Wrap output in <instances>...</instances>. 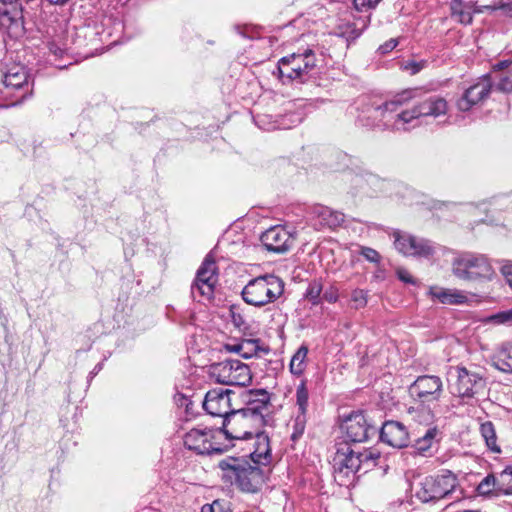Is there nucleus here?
<instances>
[{"label":"nucleus","instance_id":"obj_1","mask_svg":"<svg viewBox=\"0 0 512 512\" xmlns=\"http://www.w3.org/2000/svg\"><path fill=\"white\" fill-rule=\"evenodd\" d=\"M417 92V90H404L391 100L384 102L371 98L363 101L358 108L357 123L368 129L403 131L401 108L414 99Z\"/></svg>","mask_w":512,"mask_h":512},{"label":"nucleus","instance_id":"obj_2","mask_svg":"<svg viewBox=\"0 0 512 512\" xmlns=\"http://www.w3.org/2000/svg\"><path fill=\"white\" fill-rule=\"evenodd\" d=\"M263 425L254 423L253 418L240 409H235L222 421V432L229 440H248L257 438L258 447L250 453L255 464L265 465L270 461L271 453L268 445V437L261 431Z\"/></svg>","mask_w":512,"mask_h":512},{"label":"nucleus","instance_id":"obj_3","mask_svg":"<svg viewBox=\"0 0 512 512\" xmlns=\"http://www.w3.org/2000/svg\"><path fill=\"white\" fill-rule=\"evenodd\" d=\"M379 454L369 449L355 450L348 443H339L333 457L335 478L346 485L361 469L368 471L376 465Z\"/></svg>","mask_w":512,"mask_h":512},{"label":"nucleus","instance_id":"obj_4","mask_svg":"<svg viewBox=\"0 0 512 512\" xmlns=\"http://www.w3.org/2000/svg\"><path fill=\"white\" fill-rule=\"evenodd\" d=\"M222 477L241 491L257 492L264 482V472L259 466L250 464L244 458L227 457L218 464Z\"/></svg>","mask_w":512,"mask_h":512},{"label":"nucleus","instance_id":"obj_5","mask_svg":"<svg viewBox=\"0 0 512 512\" xmlns=\"http://www.w3.org/2000/svg\"><path fill=\"white\" fill-rule=\"evenodd\" d=\"M418 92L413 99L414 102L411 106L408 104L401 108L403 131H409L420 126L429 118H437L445 115L448 111L447 101L438 95H430L424 98H419L421 90L416 89Z\"/></svg>","mask_w":512,"mask_h":512},{"label":"nucleus","instance_id":"obj_6","mask_svg":"<svg viewBox=\"0 0 512 512\" xmlns=\"http://www.w3.org/2000/svg\"><path fill=\"white\" fill-rule=\"evenodd\" d=\"M284 281L274 274H264L251 279L242 289L243 300L258 308L274 303L284 293Z\"/></svg>","mask_w":512,"mask_h":512},{"label":"nucleus","instance_id":"obj_7","mask_svg":"<svg viewBox=\"0 0 512 512\" xmlns=\"http://www.w3.org/2000/svg\"><path fill=\"white\" fill-rule=\"evenodd\" d=\"M0 89V107L14 106L21 103L32 93V82L28 69L21 64H14L2 75Z\"/></svg>","mask_w":512,"mask_h":512},{"label":"nucleus","instance_id":"obj_8","mask_svg":"<svg viewBox=\"0 0 512 512\" xmlns=\"http://www.w3.org/2000/svg\"><path fill=\"white\" fill-rule=\"evenodd\" d=\"M457 486V476L449 470H443L423 478L415 488V497L422 503H436L448 498Z\"/></svg>","mask_w":512,"mask_h":512},{"label":"nucleus","instance_id":"obj_9","mask_svg":"<svg viewBox=\"0 0 512 512\" xmlns=\"http://www.w3.org/2000/svg\"><path fill=\"white\" fill-rule=\"evenodd\" d=\"M452 273L455 277L473 282L491 281L495 276L488 258L482 254L464 253L453 260Z\"/></svg>","mask_w":512,"mask_h":512},{"label":"nucleus","instance_id":"obj_10","mask_svg":"<svg viewBox=\"0 0 512 512\" xmlns=\"http://www.w3.org/2000/svg\"><path fill=\"white\" fill-rule=\"evenodd\" d=\"M315 68V53L312 49L306 48L282 57L278 62L277 71L283 83L292 80L305 82Z\"/></svg>","mask_w":512,"mask_h":512},{"label":"nucleus","instance_id":"obj_11","mask_svg":"<svg viewBox=\"0 0 512 512\" xmlns=\"http://www.w3.org/2000/svg\"><path fill=\"white\" fill-rule=\"evenodd\" d=\"M208 375L223 385L248 386L252 382L250 367L238 359H226L211 364Z\"/></svg>","mask_w":512,"mask_h":512},{"label":"nucleus","instance_id":"obj_12","mask_svg":"<svg viewBox=\"0 0 512 512\" xmlns=\"http://www.w3.org/2000/svg\"><path fill=\"white\" fill-rule=\"evenodd\" d=\"M222 437V432L210 428H193L184 436V445L187 449L197 454H220L227 449L222 447L218 439Z\"/></svg>","mask_w":512,"mask_h":512},{"label":"nucleus","instance_id":"obj_13","mask_svg":"<svg viewBox=\"0 0 512 512\" xmlns=\"http://www.w3.org/2000/svg\"><path fill=\"white\" fill-rule=\"evenodd\" d=\"M243 412L253 418L254 423L265 426L272 408L271 394L265 389H250L242 393Z\"/></svg>","mask_w":512,"mask_h":512},{"label":"nucleus","instance_id":"obj_14","mask_svg":"<svg viewBox=\"0 0 512 512\" xmlns=\"http://www.w3.org/2000/svg\"><path fill=\"white\" fill-rule=\"evenodd\" d=\"M218 282L217 265L215 260L207 255L197 270L194 282L191 285V295L194 299L210 300L213 297Z\"/></svg>","mask_w":512,"mask_h":512},{"label":"nucleus","instance_id":"obj_15","mask_svg":"<svg viewBox=\"0 0 512 512\" xmlns=\"http://www.w3.org/2000/svg\"><path fill=\"white\" fill-rule=\"evenodd\" d=\"M0 26L12 38L23 35L24 19L20 0H0Z\"/></svg>","mask_w":512,"mask_h":512},{"label":"nucleus","instance_id":"obj_16","mask_svg":"<svg viewBox=\"0 0 512 512\" xmlns=\"http://www.w3.org/2000/svg\"><path fill=\"white\" fill-rule=\"evenodd\" d=\"M408 392L421 403L438 401L443 393V382L436 375H421L409 386Z\"/></svg>","mask_w":512,"mask_h":512},{"label":"nucleus","instance_id":"obj_17","mask_svg":"<svg viewBox=\"0 0 512 512\" xmlns=\"http://www.w3.org/2000/svg\"><path fill=\"white\" fill-rule=\"evenodd\" d=\"M341 429L345 433L346 439L354 443L365 442L377 433V429L368 422L361 411L352 412L347 416Z\"/></svg>","mask_w":512,"mask_h":512},{"label":"nucleus","instance_id":"obj_18","mask_svg":"<svg viewBox=\"0 0 512 512\" xmlns=\"http://www.w3.org/2000/svg\"><path fill=\"white\" fill-rule=\"evenodd\" d=\"M394 246L405 256L429 258L435 252L430 241L408 233L395 232Z\"/></svg>","mask_w":512,"mask_h":512},{"label":"nucleus","instance_id":"obj_19","mask_svg":"<svg viewBox=\"0 0 512 512\" xmlns=\"http://www.w3.org/2000/svg\"><path fill=\"white\" fill-rule=\"evenodd\" d=\"M456 380L450 385L451 393L462 398H472L485 386L484 379L465 367H456Z\"/></svg>","mask_w":512,"mask_h":512},{"label":"nucleus","instance_id":"obj_20","mask_svg":"<svg viewBox=\"0 0 512 512\" xmlns=\"http://www.w3.org/2000/svg\"><path fill=\"white\" fill-rule=\"evenodd\" d=\"M235 392L230 389L214 388L209 390L203 401L204 410L212 416L223 420L235 409L232 408V396Z\"/></svg>","mask_w":512,"mask_h":512},{"label":"nucleus","instance_id":"obj_21","mask_svg":"<svg viewBox=\"0 0 512 512\" xmlns=\"http://www.w3.org/2000/svg\"><path fill=\"white\" fill-rule=\"evenodd\" d=\"M493 88L489 76H483L476 83L468 87L462 96L457 100V107L460 111H469L473 106L484 101Z\"/></svg>","mask_w":512,"mask_h":512},{"label":"nucleus","instance_id":"obj_22","mask_svg":"<svg viewBox=\"0 0 512 512\" xmlns=\"http://www.w3.org/2000/svg\"><path fill=\"white\" fill-rule=\"evenodd\" d=\"M260 240L267 251L274 253H285L293 244L292 235L280 225L267 229L262 233Z\"/></svg>","mask_w":512,"mask_h":512},{"label":"nucleus","instance_id":"obj_23","mask_svg":"<svg viewBox=\"0 0 512 512\" xmlns=\"http://www.w3.org/2000/svg\"><path fill=\"white\" fill-rule=\"evenodd\" d=\"M310 218L313 226L317 230L325 228L335 229L344 222L343 213L331 210L329 207L319 204L311 207Z\"/></svg>","mask_w":512,"mask_h":512},{"label":"nucleus","instance_id":"obj_24","mask_svg":"<svg viewBox=\"0 0 512 512\" xmlns=\"http://www.w3.org/2000/svg\"><path fill=\"white\" fill-rule=\"evenodd\" d=\"M380 439L394 448H403L409 444V433L401 422L386 421L380 430Z\"/></svg>","mask_w":512,"mask_h":512},{"label":"nucleus","instance_id":"obj_25","mask_svg":"<svg viewBox=\"0 0 512 512\" xmlns=\"http://www.w3.org/2000/svg\"><path fill=\"white\" fill-rule=\"evenodd\" d=\"M427 295L433 302H438L443 305H461L468 301V297L464 291L444 288L437 285L430 286Z\"/></svg>","mask_w":512,"mask_h":512},{"label":"nucleus","instance_id":"obj_26","mask_svg":"<svg viewBox=\"0 0 512 512\" xmlns=\"http://www.w3.org/2000/svg\"><path fill=\"white\" fill-rule=\"evenodd\" d=\"M449 7L451 17L462 25H471L474 14L482 13L473 1L451 0Z\"/></svg>","mask_w":512,"mask_h":512},{"label":"nucleus","instance_id":"obj_27","mask_svg":"<svg viewBox=\"0 0 512 512\" xmlns=\"http://www.w3.org/2000/svg\"><path fill=\"white\" fill-rule=\"evenodd\" d=\"M440 439V431L436 426L428 427L424 434L415 440L413 448L415 453L428 456L431 455V449Z\"/></svg>","mask_w":512,"mask_h":512},{"label":"nucleus","instance_id":"obj_28","mask_svg":"<svg viewBox=\"0 0 512 512\" xmlns=\"http://www.w3.org/2000/svg\"><path fill=\"white\" fill-rule=\"evenodd\" d=\"M502 481V478L497 481L494 475L489 474L478 484L477 492L479 495H489L495 490L497 493L511 495L512 486L505 487Z\"/></svg>","mask_w":512,"mask_h":512},{"label":"nucleus","instance_id":"obj_29","mask_svg":"<svg viewBox=\"0 0 512 512\" xmlns=\"http://www.w3.org/2000/svg\"><path fill=\"white\" fill-rule=\"evenodd\" d=\"M493 366L504 373H512V344H504L493 357Z\"/></svg>","mask_w":512,"mask_h":512},{"label":"nucleus","instance_id":"obj_30","mask_svg":"<svg viewBox=\"0 0 512 512\" xmlns=\"http://www.w3.org/2000/svg\"><path fill=\"white\" fill-rule=\"evenodd\" d=\"M361 27H357V23L341 22L335 28V34L344 37L347 40H355L358 38L362 31L367 27V19H361Z\"/></svg>","mask_w":512,"mask_h":512},{"label":"nucleus","instance_id":"obj_31","mask_svg":"<svg viewBox=\"0 0 512 512\" xmlns=\"http://www.w3.org/2000/svg\"><path fill=\"white\" fill-rule=\"evenodd\" d=\"M480 434L485 441L486 446L494 453H500V446L497 444V434L495 426L491 421L483 422L480 425Z\"/></svg>","mask_w":512,"mask_h":512},{"label":"nucleus","instance_id":"obj_32","mask_svg":"<svg viewBox=\"0 0 512 512\" xmlns=\"http://www.w3.org/2000/svg\"><path fill=\"white\" fill-rule=\"evenodd\" d=\"M308 354V348L301 346L293 355L290 361V371L292 374L300 376L306 368V357Z\"/></svg>","mask_w":512,"mask_h":512},{"label":"nucleus","instance_id":"obj_33","mask_svg":"<svg viewBox=\"0 0 512 512\" xmlns=\"http://www.w3.org/2000/svg\"><path fill=\"white\" fill-rule=\"evenodd\" d=\"M306 422V414L297 413L296 416L292 419L291 424L288 425V427L292 429L291 440L293 442L298 441L304 434Z\"/></svg>","mask_w":512,"mask_h":512},{"label":"nucleus","instance_id":"obj_34","mask_svg":"<svg viewBox=\"0 0 512 512\" xmlns=\"http://www.w3.org/2000/svg\"><path fill=\"white\" fill-rule=\"evenodd\" d=\"M309 400V392L306 385V380H301L300 384L296 388V405L298 413L307 414Z\"/></svg>","mask_w":512,"mask_h":512},{"label":"nucleus","instance_id":"obj_35","mask_svg":"<svg viewBox=\"0 0 512 512\" xmlns=\"http://www.w3.org/2000/svg\"><path fill=\"white\" fill-rule=\"evenodd\" d=\"M497 79L493 84L496 90L509 93L512 92V70L495 75Z\"/></svg>","mask_w":512,"mask_h":512},{"label":"nucleus","instance_id":"obj_36","mask_svg":"<svg viewBox=\"0 0 512 512\" xmlns=\"http://www.w3.org/2000/svg\"><path fill=\"white\" fill-rule=\"evenodd\" d=\"M322 292V284L319 281H313L307 287L305 297L313 305L320 303V296Z\"/></svg>","mask_w":512,"mask_h":512},{"label":"nucleus","instance_id":"obj_37","mask_svg":"<svg viewBox=\"0 0 512 512\" xmlns=\"http://www.w3.org/2000/svg\"><path fill=\"white\" fill-rule=\"evenodd\" d=\"M351 302L354 309L364 308L368 303V292L363 289H354L351 293Z\"/></svg>","mask_w":512,"mask_h":512},{"label":"nucleus","instance_id":"obj_38","mask_svg":"<svg viewBox=\"0 0 512 512\" xmlns=\"http://www.w3.org/2000/svg\"><path fill=\"white\" fill-rule=\"evenodd\" d=\"M426 63L427 62L425 60H421V61L408 60L401 64V68H402V70L408 72L410 75H415V74L419 73L426 66Z\"/></svg>","mask_w":512,"mask_h":512},{"label":"nucleus","instance_id":"obj_39","mask_svg":"<svg viewBox=\"0 0 512 512\" xmlns=\"http://www.w3.org/2000/svg\"><path fill=\"white\" fill-rule=\"evenodd\" d=\"M200 512H231V510L227 502L215 500L211 504H205Z\"/></svg>","mask_w":512,"mask_h":512},{"label":"nucleus","instance_id":"obj_40","mask_svg":"<svg viewBox=\"0 0 512 512\" xmlns=\"http://www.w3.org/2000/svg\"><path fill=\"white\" fill-rule=\"evenodd\" d=\"M244 348H247V351L242 353V356L245 358L252 357L253 354H256L257 351L260 349L259 347V340H248L246 342H243L239 345L238 351L243 350Z\"/></svg>","mask_w":512,"mask_h":512},{"label":"nucleus","instance_id":"obj_41","mask_svg":"<svg viewBox=\"0 0 512 512\" xmlns=\"http://www.w3.org/2000/svg\"><path fill=\"white\" fill-rule=\"evenodd\" d=\"M353 7L357 11H366L373 9L381 0H351Z\"/></svg>","mask_w":512,"mask_h":512},{"label":"nucleus","instance_id":"obj_42","mask_svg":"<svg viewBox=\"0 0 512 512\" xmlns=\"http://www.w3.org/2000/svg\"><path fill=\"white\" fill-rule=\"evenodd\" d=\"M231 321L233 325L238 329H247L248 324L245 320V318L235 309H231Z\"/></svg>","mask_w":512,"mask_h":512},{"label":"nucleus","instance_id":"obj_43","mask_svg":"<svg viewBox=\"0 0 512 512\" xmlns=\"http://www.w3.org/2000/svg\"><path fill=\"white\" fill-rule=\"evenodd\" d=\"M361 255L370 262L377 263L380 260L379 253L375 249L369 247H363L361 249Z\"/></svg>","mask_w":512,"mask_h":512},{"label":"nucleus","instance_id":"obj_44","mask_svg":"<svg viewBox=\"0 0 512 512\" xmlns=\"http://www.w3.org/2000/svg\"><path fill=\"white\" fill-rule=\"evenodd\" d=\"M399 280H401L402 282L406 283V284H416V280L413 278V276L406 270V269H403V268H399L396 272Z\"/></svg>","mask_w":512,"mask_h":512},{"label":"nucleus","instance_id":"obj_45","mask_svg":"<svg viewBox=\"0 0 512 512\" xmlns=\"http://www.w3.org/2000/svg\"><path fill=\"white\" fill-rule=\"evenodd\" d=\"M339 298L338 289L331 286L323 294V299L329 303H335Z\"/></svg>","mask_w":512,"mask_h":512},{"label":"nucleus","instance_id":"obj_46","mask_svg":"<svg viewBox=\"0 0 512 512\" xmlns=\"http://www.w3.org/2000/svg\"><path fill=\"white\" fill-rule=\"evenodd\" d=\"M397 45H398V40L395 38H391L390 40H388L387 42L382 44L378 50L381 54H387V53L391 52L394 48H396Z\"/></svg>","mask_w":512,"mask_h":512},{"label":"nucleus","instance_id":"obj_47","mask_svg":"<svg viewBox=\"0 0 512 512\" xmlns=\"http://www.w3.org/2000/svg\"><path fill=\"white\" fill-rule=\"evenodd\" d=\"M498 6V10H502L505 16L512 18V1L503 2Z\"/></svg>","mask_w":512,"mask_h":512},{"label":"nucleus","instance_id":"obj_48","mask_svg":"<svg viewBox=\"0 0 512 512\" xmlns=\"http://www.w3.org/2000/svg\"><path fill=\"white\" fill-rule=\"evenodd\" d=\"M502 274L505 277L506 282L508 283V285L512 289V266H507V265L504 266L502 268Z\"/></svg>","mask_w":512,"mask_h":512},{"label":"nucleus","instance_id":"obj_49","mask_svg":"<svg viewBox=\"0 0 512 512\" xmlns=\"http://www.w3.org/2000/svg\"><path fill=\"white\" fill-rule=\"evenodd\" d=\"M511 63L512 62L507 61V60L499 61L493 67L494 73H496V72H500V73L504 72L503 70L507 69L510 66Z\"/></svg>","mask_w":512,"mask_h":512},{"label":"nucleus","instance_id":"obj_50","mask_svg":"<svg viewBox=\"0 0 512 512\" xmlns=\"http://www.w3.org/2000/svg\"><path fill=\"white\" fill-rule=\"evenodd\" d=\"M476 9L482 10V13H483L485 11H496V10H498V6L497 5H484V6L476 5Z\"/></svg>","mask_w":512,"mask_h":512},{"label":"nucleus","instance_id":"obj_51","mask_svg":"<svg viewBox=\"0 0 512 512\" xmlns=\"http://www.w3.org/2000/svg\"><path fill=\"white\" fill-rule=\"evenodd\" d=\"M47 2H49L50 4L52 5H57V6H64L66 5L70 0H46Z\"/></svg>","mask_w":512,"mask_h":512},{"label":"nucleus","instance_id":"obj_52","mask_svg":"<svg viewBox=\"0 0 512 512\" xmlns=\"http://www.w3.org/2000/svg\"><path fill=\"white\" fill-rule=\"evenodd\" d=\"M102 367H103V364L102 363H98L94 369L91 371L90 375L91 377L95 376L96 374H98L101 370H102Z\"/></svg>","mask_w":512,"mask_h":512},{"label":"nucleus","instance_id":"obj_53","mask_svg":"<svg viewBox=\"0 0 512 512\" xmlns=\"http://www.w3.org/2000/svg\"><path fill=\"white\" fill-rule=\"evenodd\" d=\"M504 321L512 323V311H508L502 315Z\"/></svg>","mask_w":512,"mask_h":512},{"label":"nucleus","instance_id":"obj_54","mask_svg":"<svg viewBox=\"0 0 512 512\" xmlns=\"http://www.w3.org/2000/svg\"><path fill=\"white\" fill-rule=\"evenodd\" d=\"M512 476V466L507 467L503 473L501 474V478L504 479L505 476Z\"/></svg>","mask_w":512,"mask_h":512},{"label":"nucleus","instance_id":"obj_55","mask_svg":"<svg viewBox=\"0 0 512 512\" xmlns=\"http://www.w3.org/2000/svg\"><path fill=\"white\" fill-rule=\"evenodd\" d=\"M49 49H50V51H51V52H53L55 55H57V54H58V51H59V52H61V49H59V48H55V49H54V45H51Z\"/></svg>","mask_w":512,"mask_h":512},{"label":"nucleus","instance_id":"obj_56","mask_svg":"<svg viewBox=\"0 0 512 512\" xmlns=\"http://www.w3.org/2000/svg\"><path fill=\"white\" fill-rule=\"evenodd\" d=\"M463 512H480L479 510H464Z\"/></svg>","mask_w":512,"mask_h":512},{"label":"nucleus","instance_id":"obj_57","mask_svg":"<svg viewBox=\"0 0 512 512\" xmlns=\"http://www.w3.org/2000/svg\"><path fill=\"white\" fill-rule=\"evenodd\" d=\"M0 30H3V28L0 26Z\"/></svg>","mask_w":512,"mask_h":512}]
</instances>
